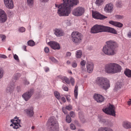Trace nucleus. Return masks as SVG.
Returning <instances> with one entry per match:
<instances>
[{"mask_svg":"<svg viewBox=\"0 0 131 131\" xmlns=\"http://www.w3.org/2000/svg\"><path fill=\"white\" fill-rule=\"evenodd\" d=\"M78 86L76 85L74 90V96L76 99L77 98L78 95Z\"/></svg>","mask_w":131,"mask_h":131,"instance_id":"2f4dec72","label":"nucleus"},{"mask_svg":"<svg viewBox=\"0 0 131 131\" xmlns=\"http://www.w3.org/2000/svg\"><path fill=\"white\" fill-rule=\"evenodd\" d=\"M123 26V24L117 22L116 21V25L115 26L119 27L121 28Z\"/></svg>","mask_w":131,"mask_h":131,"instance_id":"58836bf2","label":"nucleus"},{"mask_svg":"<svg viewBox=\"0 0 131 131\" xmlns=\"http://www.w3.org/2000/svg\"><path fill=\"white\" fill-rule=\"evenodd\" d=\"M116 21H114L112 20L110 21H109V23L114 26H115Z\"/></svg>","mask_w":131,"mask_h":131,"instance_id":"de8ad7c7","label":"nucleus"},{"mask_svg":"<svg viewBox=\"0 0 131 131\" xmlns=\"http://www.w3.org/2000/svg\"><path fill=\"white\" fill-rule=\"evenodd\" d=\"M62 88L63 90L66 91H68V88L64 85L63 86Z\"/></svg>","mask_w":131,"mask_h":131,"instance_id":"13d9d810","label":"nucleus"},{"mask_svg":"<svg viewBox=\"0 0 131 131\" xmlns=\"http://www.w3.org/2000/svg\"><path fill=\"white\" fill-rule=\"evenodd\" d=\"M27 43L29 46H33L35 45V42L32 40H29L27 42Z\"/></svg>","mask_w":131,"mask_h":131,"instance_id":"c9c22d12","label":"nucleus"},{"mask_svg":"<svg viewBox=\"0 0 131 131\" xmlns=\"http://www.w3.org/2000/svg\"><path fill=\"white\" fill-rule=\"evenodd\" d=\"M100 122L101 123L103 124H107L108 121L106 119H105L103 118H101L100 120Z\"/></svg>","mask_w":131,"mask_h":131,"instance_id":"4c0bfd02","label":"nucleus"},{"mask_svg":"<svg viewBox=\"0 0 131 131\" xmlns=\"http://www.w3.org/2000/svg\"><path fill=\"white\" fill-rule=\"evenodd\" d=\"M4 1L6 8L9 9L13 8L14 5L13 0H4Z\"/></svg>","mask_w":131,"mask_h":131,"instance_id":"4468645a","label":"nucleus"},{"mask_svg":"<svg viewBox=\"0 0 131 131\" xmlns=\"http://www.w3.org/2000/svg\"><path fill=\"white\" fill-rule=\"evenodd\" d=\"M54 34L58 37L62 36L64 35L63 31L59 29H56L54 30Z\"/></svg>","mask_w":131,"mask_h":131,"instance_id":"412c9836","label":"nucleus"},{"mask_svg":"<svg viewBox=\"0 0 131 131\" xmlns=\"http://www.w3.org/2000/svg\"><path fill=\"white\" fill-rule=\"evenodd\" d=\"M54 93L55 96L57 99L58 100L60 99V96L59 92L57 91H55L54 92Z\"/></svg>","mask_w":131,"mask_h":131,"instance_id":"72a5a7b5","label":"nucleus"},{"mask_svg":"<svg viewBox=\"0 0 131 131\" xmlns=\"http://www.w3.org/2000/svg\"><path fill=\"white\" fill-rule=\"evenodd\" d=\"M26 2L29 6L32 7L34 5V0H26Z\"/></svg>","mask_w":131,"mask_h":131,"instance_id":"c85d7f7f","label":"nucleus"},{"mask_svg":"<svg viewBox=\"0 0 131 131\" xmlns=\"http://www.w3.org/2000/svg\"><path fill=\"white\" fill-rule=\"evenodd\" d=\"M71 55V53L70 52H68L66 53V56L67 57H70Z\"/></svg>","mask_w":131,"mask_h":131,"instance_id":"680f3d73","label":"nucleus"},{"mask_svg":"<svg viewBox=\"0 0 131 131\" xmlns=\"http://www.w3.org/2000/svg\"><path fill=\"white\" fill-rule=\"evenodd\" d=\"M105 0H96L95 2L96 5L100 6L103 5Z\"/></svg>","mask_w":131,"mask_h":131,"instance_id":"393cba45","label":"nucleus"},{"mask_svg":"<svg viewBox=\"0 0 131 131\" xmlns=\"http://www.w3.org/2000/svg\"><path fill=\"white\" fill-rule=\"evenodd\" d=\"M0 37L2 39V40L3 41L4 40H5L6 39V36L4 35H0Z\"/></svg>","mask_w":131,"mask_h":131,"instance_id":"6e6d98bb","label":"nucleus"},{"mask_svg":"<svg viewBox=\"0 0 131 131\" xmlns=\"http://www.w3.org/2000/svg\"><path fill=\"white\" fill-rule=\"evenodd\" d=\"M84 12L85 9L84 8L79 7L73 9L72 14L75 16H80L83 14Z\"/></svg>","mask_w":131,"mask_h":131,"instance_id":"1a4fd4ad","label":"nucleus"},{"mask_svg":"<svg viewBox=\"0 0 131 131\" xmlns=\"http://www.w3.org/2000/svg\"><path fill=\"white\" fill-rule=\"evenodd\" d=\"M121 67L119 64L115 63H110L105 65V72L108 73L114 74L121 71Z\"/></svg>","mask_w":131,"mask_h":131,"instance_id":"7ed1b4c3","label":"nucleus"},{"mask_svg":"<svg viewBox=\"0 0 131 131\" xmlns=\"http://www.w3.org/2000/svg\"><path fill=\"white\" fill-rule=\"evenodd\" d=\"M95 83L101 88L105 90L110 86V81L106 78L98 77L96 79Z\"/></svg>","mask_w":131,"mask_h":131,"instance_id":"20e7f679","label":"nucleus"},{"mask_svg":"<svg viewBox=\"0 0 131 131\" xmlns=\"http://www.w3.org/2000/svg\"><path fill=\"white\" fill-rule=\"evenodd\" d=\"M10 121L13 124H11L10 126H13L14 128L17 129L21 126L20 124V121L17 117H15L14 119H11Z\"/></svg>","mask_w":131,"mask_h":131,"instance_id":"9d476101","label":"nucleus"},{"mask_svg":"<svg viewBox=\"0 0 131 131\" xmlns=\"http://www.w3.org/2000/svg\"><path fill=\"white\" fill-rule=\"evenodd\" d=\"M48 44L54 50H59L60 48L59 44L56 42L51 41L48 42Z\"/></svg>","mask_w":131,"mask_h":131,"instance_id":"ddd939ff","label":"nucleus"},{"mask_svg":"<svg viewBox=\"0 0 131 131\" xmlns=\"http://www.w3.org/2000/svg\"><path fill=\"white\" fill-rule=\"evenodd\" d=\"M123 126L125 128H131V122L127 121H124L122 124Z\"/></svg>","mask_w":131,"mask_h":131,"instance_id":"4be33fe9","label":"nucleus"},{"mask_svg":"<svg viewBox=\"0 0 131 131\" xmlns=\"http://www.w3.org/2000/svg\"><path fill=\"white\" fill-rule=\"evenodd\" d=\"M77 65V64L75 61H73L72 64V67L74 68L76 67Z\"/></svg>","mask_w":131,"mask_h":131,"instance_id":"09e8293b","label":"nucleus"},{"mask_svg":"<svg viewBox=\"0 0 131 131\" xmlns=\"http://www.w3.org/2000/svg\"><path fill=\"white\" fill-rule=\"evenodd\" d=\"M115 16L116 18L118 19H120L123 18V17L121 15H115Z\"/></svg>","mask_w":131,"mask_h":131,"instance_id":"5fc2aeb1","label":"nucleus"},{"mask_svg":"<svg viewBox=\"0 0 131 131\" xmlns=\"http://www.w3.org/2000/svg\"><path fill=\"white\" fill-rule=\"evenodd\" d=\"M34 92V90L31 89L23 93L22 96L25 101H27L30 99L33 95Z\"/></svg>","mask_w":131,"mask_h":131,"instance_id":"9b49d317","label":"nucleus"},{"mask_svg":"<svg viewBox=\"0 0 131 131\" xmlns=\"http://www.w3.org/2000/svg\"><path fill=\"white\" fill-rule=\"evenodd\" d=\"M45 71L46 72H48L49 70V69L48 67H46L44 68Z\"/></svg>","mask_w":131,"mask_h":131,"instance_id":"338daca9","label":"nucleus"},{"mask_svg":"<svg viewBox=\"0 0 131 131\" xmlns=\"http://www.w3.org/2000/svg\"><path fill=\"white\" fill-rule=\"evenodd\" d=\"M93 64L91 62H88L86 64L87 71L89 73L92 72L93 69Z\"/></svg>","mask_w":131,"mask_h":131,"instance_id":"a211bd4d","label":"nucleus"},{"mask_svg":"<svg viewBox=\"0 0 131 131\" xmlns=\"http://www.w3.org/2000/svg\"><path fill=\"white\" fill-rule=\"evenodd\" d=\"M70 128L72 130H74L76 129V127L73 124H71L70 125Z\"/></svg>","mask_w":131,"mask_h":131,"instance_id":"a18cd8bd","label":"nucleus"},{"mask_svg":"<svg viewBox=\"0 0 131 131\" xmlns=\"http://www.w3.org/2000/svg\"><path fill=\"white\" fill-rule=\"evenodd\" d=\"M79 117L82 122L84 123L85 122V119L83 113L81 112H80L79 114Z\"/></svg>","mask_w":131,"mask_h":131,"instance_id":"cd10ccee","label":"nucleus"},{"mask_svg":"<svg viewBox=\"0 0 131 131\" xmlns=\"http://www.w3.org/2000/svg\"><path fill=\"white\" fill-rule=\"evenodd\" d=\"M104 32H107L114 34H117V31L113 28L105 26Z\"/></svg>","mask_w":131,"mask_h":131,"instance_id":"aec40b11","label":"nucleus"},{"mask_svg":"<svg viewBox=\"0 0 131 131\" xmlns=\"http://www.w3.org/2000/svg\"><path fill=\"white\" fill-rule=\"evenodd\" d=\"M94 100L98 102H103L104 100V98L101 95L98 94H95L93 96Z\"/></svg>","mask_w":131,"mask_h":131,"instance_id":"f3484780","label":"nucleus"},{"mask_svg":"<svg viewBox=\"0 0 131 131\" xmlns=\"http://www.w3.org/2000/svg\"><path fill=\"white\" fill-rule=\"evenodd\" d=\"M3 75V70L0 68V79L2 78Z\"/></svg>","mask_w":131,"mask_h":131,"instance_id":"49530a36","label":"nucleus"},{"mask_svg":"<svg viewBox=\"0 0 131 131\" xmlns=\"http://www.w3.org/2000/svg\"><path fill=\"white\" fill-rule=\"evenodd\" d=\"M63 24L64 25L67 26L70 25V23L69 21L68 20H65L63 22Z\"/></svg>","mask_w":131,"mask_h":131,"instance_id":"f704fd0d","label":"nucleus"},{"mask_svg":"<svg viewBox=\"0 0 131 131\" xmlns=\"http://www.w3.org/2000/svg\"><path fill=\"white\" fill-rule=\"evenodd\" d=\"M20 86H17V89L18 92L20 91Z\"/></svg>","mask_w":131,"mask_h":131,"instance_id":"774afa93","label":"nucleus"},{"mask_svg":"<svg viewBox=\"0 0 131 131\" xmlns=\"http://www.w3.org/2000/svg\"><path fill=\"white\" fill-rule=\"evenodd\" d=\"M48 126H50V131H58V124L56 119L54 117H50L47 123Z\"/></svg>","mask_w":131,"mask_h":131,"instance_id":"39448f33","label":"nucleus"},{"mask_svg":"<svg viewBox=\"0 0 131 131\" xmlns=\"http://www.w3.org/2000/svg\"><path fill=\"white\" fill-rule=\"evenodd\" d=\"M82 38V35L77 31H73L71 35V41L76 44H79L81 42Z\"/></svg>","mask_w":131,"mask_h":131,"instance_id":"423d86ee","label":"nucleus"},{"mask_svg":"<svg viewBox=\"0 0 131 131\" xmlns=\"http://www.w3.org/2000/svg\"><path fill=\"white\" fill-rule=\"evenodd\" d=\"M124 73L128 77H131V70L126 69L124 71Z\"/></svg>","mask_w":131,"mask_h":131,"instance_id":"bb28decb","label":"nucleus"},{"mask_svg":"<svg viewBox=\"0 0 131 131\" xmlns=\"http://www.w3.org/2000/svg\"><path fill=\"white\" fill-rule=\"evenodd\" d=\"M128 105L129 106L131 105V99H129L127 102Z\"/></svg>","mask_w":131,"mask_h":131,"instance_id":"69168bd1","label":"nucleus"},{"mask_svg":"<svg viewBox=\"0 0 131 131\" xmlns=\"http://www.w3.org/2000/svg\"><path fill=\"white\" fill-rule=\"evenodd\" d=\"M106 45L103 47V52L105 54L108 56H113L116 54V43L113 41L106 42Z\"/></svg>","mask_w":131,"mask_h":131,"instance_id":"f03ea898","label":"nucleus"},{"mask_svg":"<svg viewBox=\"0 0 131 131\" xmlns=\"http://www.w3.org/2000/svg\"><path fill=\"white\" fill-rule=\"evenodd\" d=\"M66 121L68 123H70L71 121V118L68 114H67L66 115Z\"/></svg>","mask_w":131,"mask_h":131,"instance_id":"473e14b6","label":"nucleus"},{"mask_svg":"<svg viewBox=\"0 0 131 131\" xmlns=\"http://www.w3.org/2000/svg\"><path fill=\"white\" fill-rule=\"evenodd\" d=\"M82 54V52L81 50H78L76 52L75 57L78 58H80L81 57Z\"/></svg>","mask_w":131,"mask_h":131,"instance_id":"a878e982","label":"nucleus"},{"mask_svg":"<svg viewBox=\"0 0 131 131\" xmlns=\"http://www.w3.org/2000/svg\"><path fill=\"white\" fill-rule=\"evenodd\" d=\"M15 85L13 84L9 85L6 89V91L7 93L12 92L14 90Z\"/></svg>","mask_w":131,"mask_h":131,"instance_id":"5701e85b","label":"nucleus"},{"mask_svg":"<svg viewBox=\"0 0 131 131\" xmlns=\"http://www.w3.org/2000/svg\"><path fill=\"white\" fill-rule=\"evenodd\" d=\"M105 27V26L101 25H95L92 28L91 32L95 34L104 32Z\"/></svg>","mask_w":131,"mask_h":131,"instance_id":"0eeeda50","label":"nucleus"},{"mask_svg":"<svg viewBox=\"0 0 131 131\" xmlns=\"http://www.w3.org/2000/svg\"><path fill=\"white\" fill-rule=\"evenodd\" d=\"M70 117H71L74 118L75 116V113L73 111H71L69 113Z\"/></svg>","mask_w":131,"mask_h":131,"instance_id":"c03bdc74","label":"nucleus"},{"mask_svg":"<svg viewBox=\"0 0 131 131\" xmlns=\"http://www.w3.org/2000/svg\"><path fill=\"white\" fill-rule=\"evenodd\" d=\"M97 131H113V130L111 128L104 127L100 128Z\"/></svg>","mask_w":131,"mask_h":131,"instance_id":"b1692460","label":"nucleus"},{"mask_svg":"<svg viewBox=\"0 0 131 131\" xmlns=\"http://www.w3.org/2000/svg\"><path fill=\"white\" fill-rule=\"evenodd\" d=\"M113 5L112 3H108L104 7V10L107 13H111L113 10Z\"/></svg>","mask_w":131,"mask_h":131,"instance_id":"dca6fc26","label":"nucleus"},{"mask_svg":"<svg viewBox=\"0 0 131 131\" xmlns=\"http://www.w3.org/2000/svg\"><path fill=\"white\" fill-rule=\"evenodd\" d=\"M7 16L5 12L0 8V22L3 23L7 20Z\"/></svg>","mask_w":131,"mask_h":131,"instance_id":"f8f14e48","label":"nucleus"},{"mask_svg":"<svg viewBox=\"0 0 131 131\" xmlns=\"http://www.w3.org/2000/svg\"><path fill=\"white\" fill-rule=\"evenodd\" d=\"M63 4H55L58 9L57 13L60 16H68L71 12V8L78 3V0H63Z\"/></svg>","mask_w":131,"mask_h":131,"instance_id":"f257e3e1","label":"nucleus"},{"mask_svg":"<svg viewBox=\"0 0 131 131\" xmlns=\"http://www.w3.org/2000/svg\"><path fill=\"white\" fill-rule=\"evenodd\" d=\"M61 78L63 81H64L65 82L68 84L70 83V81L69 79L67 77L64 76L61 77Z\"/></svg>","mask_w":131,"mask_h":131,"instance_id":"7c9ffc66","label":"nucleus"},{"mask_svg":"<svg viewBox=\"0 0 131 131\" xmlns=\"http://www.w3.org/2000/svg\"><path fill=\"white\" fill-rule=\"evenodd\" d=\"M49 59L52 62L54 63H58V61L56 59H55L53 57H49Z\"/></svg>","mask_w":131,"mask_h":131,"instance_id":"e433bc0d","label":"nucleus"},{"mask_svg":"<svg viewBox=\"0 0 131 131\" xmlns=\"http://www.w3.org/2000/svg\"><path fill=\"white\" fill-rule=\"evenodd\" d=\"M114 109V107L113 105L110 104L108 107L104 108L102 110L103 112L107 114L113 116H115V114Z\"/></svg>","mask_w":131,"mask_h":131,"instance_id":"6e6552de","label":"nucleus"},{"mask_svg":"<svg viewBox=\"0 0 131 131\" xmlns=\"http://www.w3.org/2000/svg\"><path fill=\"white\" fill-rule=\"evenodd\" d=\"M122 86V83L119 82L117 83L115 86V89L116 90L120 89Z\"/></svg>","mask_w":131,"mask_h":131,"instance_id":"c756f323","label":"nucleus"},{"mask_svg":"<svg viewBox=\"0 0 131 131\" xmlns=\"http://www.w3.org/2000/svg\"><path fill=\"white\" fill-rule=\"evenodd\" d=\"M127 36L129 38H131V30L129 31L127 34Z\"/></svg>","mask_w":131,"mask_h":131,"instance_id":"4d7b16f0","label":"nucleus"},{"mask_svg":"<svg viewBox=\"0 0 131 131\" xmlns=\"http://www.w3.org/2000/svg\"><path fill=\"white\" fill-rule=\"evenodd\" d=\"M20 76V74L19 73H16L14 75L15 79H16L17 78L19 77Z\"/></svg>","mask_w":131,"mask_h":131,"instance_id":"864d4df0","label":"nucleus"},{"mask_svg":"<svg viewBox=\"0 0 131 131\" xmlns=\"http://www.w3.org/2000/svg\"><path fill=\"white\" fill-rule=\"evenodd\" d=\"M26 46L25 45H23L22 47V49L25 51H27V50L26 49Z\"/></svg>","mask_w":131,"mask_h":131,"instance_id":"0e129e2a","label":"nucleus"},{"mask_svg":"<svg viewBox=\"0 0 131 131\" xmlns=\"http://www.w3.org/2000/svg\"><path fill=\"white\" fill-rule=\"evenodd\" d=\"M92 15L93 18L96 19H103L106 18L105 16L101 14L97 11H93Z\"/></svg>","mask_w":131,"mask_h":131,"instance_id":"2eb2a0df","label":"nucleus"},{"mask_svg":"<svg viewBox=\"0 0 131 131\" xmlns=\"http://www.w3.org/2000/svg\"><path fill=\"white\" fill-rule=\"evenodd\" d=\"M33 109L32 107H31L25 110V111L28 116L31 117L33 116L34 113Z\"/></svg>","mask_w":131,"mask_h":131,"instance_id":"6ab92c4d","label":"nucleus"},{"mask_svg":"<svg viewBox=\"0 0 131 131\" xmlns=\"http://www.w3.org/2000/svg\"><path fill=\"white\" fill-rule=\"evenodd\" d=\"M23 83L25 85H28L29 84V82L26 79L24 80Z\"/></svg>","mask_w":131,"mask_h":131,"instance_id":"8fccbe9b","label":"nucleus"},{"mask_svg":"<svg viewBox=\"0 0 131 131\" xmlns=\"http://www.w3.org/2000/svg\"><path fill=\"white\" fill-rule=\"evenodd\" d=\"M18 30L20 32H23L25 31L26 29L24 27H20L19 28Z\"/></svg>","mask_w":131,"mask_h":131,"instance_id":"ea45409f","label":"nucleus"},{"mask_svg":"<svg viewBox=\"0 0 131 131\" xmlns=\"http://www.w3.org/2000/svg\"><path fill=\"white\" fill-rule=\"evenodd\" d=\"M70 80L71 84L73 85L74 83V81L73 78L71 77L70 79Z\"/></svg>","mask_w":131,"mask_h":131,"instance_id":"bf43d9fd","label":"nucleus"},{"mask_svg":"<svg viewBox=\"0 0 131 131\" xmlns=\"http://www.w3.org/2000/svg\"><path fill=\"white\" fill-rule=\"evenodd\" d=\"M60 99L61 101L63 102H66V100L65 98L64 97H62L61 98L60 97Z\"/></svg>","mask_w":131,"mask_h":131,"instance_id":"e2e57ef3","label":"nucleus"},{"mask_svg":"<svg viewBox=\"0 0 131 131\" xmlns=\"http://www.w3.org/2000/svg\"><path fill=\"white\" fill-rule=\"evenodd\" d=\"M116 5L117 7L119 8L121 7L122 6V2L121 1H118L116 3Z\"/></svg>","mask_w":131,"mask_h":131,"instance_id":"79ce46f5","label":"nucleus"},{"mask_svg":"<svg viewBox=\"0 0 131 131\" xmlns=\"http://www.w3.org/2000/svg\"><path fill=\"white\" fill-rule=\"evenodd\" d=\"M86 63V62L84 60H83L81 61L80 62V64L81 66V68L84 67Z\"/></svg>","mask_w":131,"mask_h":131,"instance_id":"a19ab883","label":"nucleus"},{"mask_svg":"<svg viewBox=\"0 0 131 131\" xmlns=\"http://www.w3.org/2000/svg\"><path fill=\"white\" fill-rule=\"evenodd\" d=\"M44 50L45 52L46 53H48L49 51V48L47 47H45L44 49Z\"/></svg>","mask_w":131,"mask_h":131,"instance_id":"3c124183","label":"nucleus"},{"mask_svg":"<svg viewBox=\"0 0 131 131\" xmlns=\"http://www.w3.org/2000/svg\"><path fill=\"white\" fill-rule=\"evenodd\" d=\"M13 57L14 59L16 60L17 62L19 61V60L18 56L16 54H13Z\"/></svg>","mask_w":131,"mask_h":131,"instance_id":"37998d69","label":"nucleus"},{"mask_svg":"<svg viewBox=\"0 0 131 131\" xmlns=\"http://www.w3.org/2000/svg\"><path fill=\"white\" fill-rule=\"evenodd\" d=\"M7 58V57L4 54H0V58L5 59Z\"/></svg>","mask_w":131,"mask_h":131,"instance_id":"052dcab7","label":"nucleus"},{"mask_svg":"<svg viewBox=\"0 0 131 131\" xmlns=\"http://www.w3.org/2000/svg\"><path fill=\"white\" fill-rule=\"evenodd\" d=\"M66 108L69 111H70L72 109V107L71 105H68L66 107Z\"/></svg>","mask_w":131,"mask_h":131,"instance_id":"603ef678","label":"nucleus"}]
</instances>
